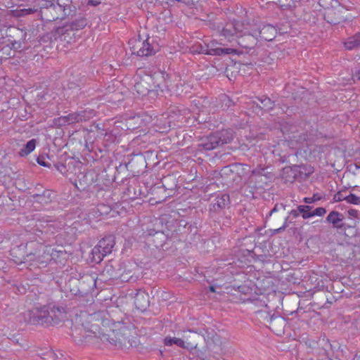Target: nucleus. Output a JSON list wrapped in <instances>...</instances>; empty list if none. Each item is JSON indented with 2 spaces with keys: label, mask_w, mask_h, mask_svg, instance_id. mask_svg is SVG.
<instances>
[{
  "label": "nucleus",
  "mask_w": 360,
  "mask_h": 360,
  "mask_svg": "<svg viewBox=\"0 0 360 360\" xmlns=\"http://www.w3.org/2000/svg\"><path fill=\"white\" fill-rule=\"evenodd\" d=\"M75 322L87 332L115 346L125 343L127 338L129 328L125 324L112 321L109 314L105 311L91 314L82 311L76 316Z\"/></svg>",
  "instance_id": "nucleus-1"
},
{
  "label": "nucleus",
  "mask_w": 360,
  "mask_h": 360,
  "mask_svg": "<svg viewBox=\"0 0 360 360\" xmlns=\"http://www.w3.org/2000/svg\"><path fill=\"white\" fill-rule=\"evenodd\" d=\"M115 245L114 236L110 235L103 238L91 250L90 257L91 261L99 264L105 257L112 253Z\"/></svg>",
  "instance_id": "nucleus-2"
},
{
  "label": "nucleus",
  "mask_w": 360,
  "mask_h": 360,
  "mask_svg": "<svg viewBox=\"0 0 360 360\" xmlns=\"http://www.w3.org/2000/svg\"><path fill=\"white\" fill-rule=\"evenodd\" d=\"M220 45L221 44L218 43L217 41L212 40L207 43L205 46L200 44L199 47H198L196 49H193V51L211 56H221L238 53L237 50L235 49L221 48Z\"/></svg>",
  "instance_id": "nucleus-3"
},
{
  "label": "nucleus",
  "mask_w": 360,
  "mask_h": 360,
  "mask_svg": "<svg viewBox=\"0 0 360 360\" xmlns=\"http://www.w3.org/2000/svg\"><path fill=\"white\" fill-rule=\"evenodd\" d=\"M239 26L240 24L238 22L236 23H227L225 27L222 30V35L224 36L226 38H229V40L231 41V39H229L230 37H233L236 36L238 39L237 40V43L244 48H250V45L249 44H247L245 42V39H252V41H254V39L252 36L250 34H244L240 35V33L242 32L241 30H239Z\"/></svg>",
  "instance_id": "nucleus-4"
},
{
  "label": "nucleus",
  "mask_w": 360,
  "mask_h": 360,
  "mask_svg": "<svg viewBox=\"0 0 360 360\" xmlns=\"http://www.w3.org/2000/svg\"><path fill=\"white\" fill-rule=\"evenodd\" d=\"M50 314V304L41 307H36L29 311V321L33 324L46 325L53 321L49 315Z\"/></svg>",
  "instance_id": "nucleus-5"
},
{
  "label": "nucleus",
  "mask_w": 360,
  "mask_h": 360,
  "mask_svg": "<svg viewBox=\"0 0 360 360\" xmlns=\"http://www.w3.org/2000/svg\"><path fill=\"white\" fill-rule=\"evenodd\" d=\"M26 37L27 33L25 30L16 27H9L6 30V37L5 39L15 49H19L25 44Z\"/></svg>",
  "instance_id": "nucleus-6"
},
{
  "label": "nucleus",
  "mask_w": 360,
  "mask_h": 360,
  "mask_svg": "<svg viewBox=\"0 0 360 360\" xmlns=\"http://www.w3.org/2000/svg\"><path fill=\"white\" fill-rule=\"evenodd\" d=\"M153 77L149 75H145L136 81L134 88L140 95L147 94L152 88Z\"/></svg>",
  "instance_id": "nucleus-7"
},
{
  "label": "nucleus",
  "mask_w": 360,
  "mask_h": 360,
  "mask_svg": "<svg viewBox=\"0 0 360 360\" xmlns=\"http://www.w3.org/2000/svg\"><path fill=\"white\" fill-rule=\"evenodd\" d=\"M86 120V118L82 113H71L68 115L61 116L54 120L53 122L56 126L61 127L66 124H70L75 122Z\"/></svg>",
  "instance_id": "nucleus-8"
},
{
  "label": "nucleus",
  "mask_w": 360,
  "mask_h": 360,
  "mask_svg": "<svg viewBox=\"0 0 360 360\" xmlns=\"http://www.w3.org/2000/svg\"><path fill=\"white\" fill-rule=\"evenodd\" d=\"M68 252L60 248V249L54 248L51 246V256H47L50 259V263L53 262L57 264L64 266L68 259Z\"/></svg>",
  "instance_id": "nucleus-9"
},
{
  "label": "nucleus",
  "mask_w": 360,
  "mask_h": 360,
  "mask_svg": "<svg viewBox=\"0 0 360 360\" xmlns=\"http://www.w3.org/2000/svg\"><path fill=\"white\" fill-rule=\"evenodd\" d=\"M51 245L41 247L38 250V254L35 259V264L39 267L45 266L50 263V259L47 256H51Z\"/></svg>",
  "instance_id": "nucleus-10"
},
{
  "label": "nucleus",
  "mask_w": 360,
  "mask_h": 360,
  "mask_svg": "<svg viewBox=\"0 0 360 360\" xmlns=\"http://www.w3.org/2000/svg\"><path fill=\"white\" fill-rule=\"evenodd\" d=\"M134 302L136 309L144 311L149 305L148 293L143 290H138L134 296Z\"/></svg>",
  "instance_id": "nucleus-11"
},
{
  "label": "nucleus",
  "mask_w": 360,
  "mask_h": 360,
  "mask_svg": "<svg viewBox=\"0 0 360 360\" xmlns=\"http://www.w3.org/2000/svg\"><path fill=\"white\" fill-rule=\"evenodd\" d=\"M164 344L165 346H172L176 345L179 347L184 349H191L196 347L197 343L195 342L184 341L181 338L166 337L164 339Z\"/></svg>",
  "instance_id": "nucleus-12"
},
{
  "label": "nucleus",
  "mask_w": 360,
  "mask_h": 360,
  "mask_svg": "<svg viewBox=\"0 0 360 360\" xmlns=\"http://www.w3.org/2000/svg\"><path fill=\"white\" fill-rule=\"evenodd\" d=\"M49 317L53 320L49 322V326L58 324L65 317V311L63 308L56 307L54 305L50 304Z\"/></svg>",
  "instance_id": "nucleus-13"
},
{
  "label": "nucleus",
  "mask_w": 360,
  "mask_h": 360,
  "mask_svg": "<svg viewBox=\"0 0 360 360\" xmlns=\"http://www.w3.org/2000/svg\"><path fill=\"white\" fill-rule=\"evenodd\" d=\"M276 34L277 30L275 27L271 25H264L260 30L259 37L262 40L271 41L276 37Z\"/></svg>",
  "instance_id": "nucleus-14"
},
{
  "label": "nucleus",
  "mask_w": 360,
  "mask_h": 360,
  "mask_svg": "<svg viewBox=\"0 0 360 360\" xmlns=\"http://www.w3.org/2000/svg\"><path fill=\"white\" fill-rule=\"evenodd\" d=\"M222 145L217 134H212L206 138L205 141L201 143L203 150H211Z\"/></svg>",
  "instance_id": "nucleus-15"
},
{
  "label": "nucleus",
  "mask_w": 360,
  "mask_h": 360,
  "mask_svg": "<svg viewBox=\"0 0 360 360\" xmlns=\"http://www.w3.org/2000/svg\"><path fill=\"white\" fill-rule=\"evenodd\" d=\"M139 49L136 51L138 56H148L155 53L153 48L151 46L148 39L146 41H138Z\"/></svg>",
  "instance_id": "nucleus-16"
},
{
  "label": "nucleus",
  "mask_w": 360,
  "mask_h": 360,
  "mask_svg": "<svg viewBox=\"0 0 360 360\" xmlns=\"http://www.w3.org/2000/svg\"><path fill=\"white\" fill-rule=\"evenodd\" d=\"M324 18L328 23L335 25L340 22L341 17L337 9L331 8L325 10Z\"/></svg>",
  "instance_id": "nucleus-17"
},
{
  "label": "nucleus",
  "mask_w": 360,
  "mask_h": 360,
  "mask_svg": "<svg viewBox=\"0 0 360 360\" xmlns=\"http://www.w3.org/2000/svg\"><path fill=\"white\" fill-rule=\"evenodd\" d=\"M345 46L348 50H352L360 47V32L347 39L345 42Z\"/></svg>",
  "instance_id": "nucleus-18"
},
{
  "label": "nucleus",
  "mask_w": 360,
  "mask_h": 360,
  "mask_svg": "<svg viewBox=\"0 0 360 360\" xmlns=\"http://www.w3.org/2000/svg\"><path fill=\"white\" fill-rule=\"evenodd\" d=\"M326 220L328 222L331 223L334 226L339 227L340 226L338 224L343 220V216L337 211H332L328 214Z\"/></svg>",
  "instance_id": "nucleus-19"
},
{
  "label": "nucleus",
  "mask_w": 360,
  "mask_h": 360,
  "mask_svg": "<svg viewBox=\"0 0 360 360\" xmlns=\"http://www.w3.org/2000/svg\"><path fill=\"white\" fill-rule=\"evenodd\" d=\"M37 11L35 8H22V9H15L11 10V15L15 18H20L27 16L31 14L34 13Z\"/></svg>",
  "instance_id": "nucleus-20"
},
{
  "label": "nucleus",
  "mask_w": 360,
  "mask_h": 360,
  "mask_svg": "<svg viewBox=\"0 0 360 360\" xmlns=\"http://www.w3.org/2000/svg\"><path fill=\"white\" fill-rule=\"evenodd\" d=\"M221 143L226 144L230 143L233 138V134L231 129H224L217 133Z\"/></svg>",
  "instance_id": "nucleus-21"
},
{
  "label": "nucleus",
  "mask_w": 360,
  "mask_h": 360,
  "mask_svg": "<svg viewBox=\"0 0 360 360\" xmlns=\"http://www.w3.org/2000/svg\"><path fill=\"white\" fill-rule=\"evenodd\" d=\"M36 147V140L32 139L29 141L25 145V148H22L19 152L20 157H25L30 154Z\"/></svg>",
  "instance_id": "nucleus-22"
},
{
  "label": "nucleus",
  "mask_w": 360,
  "mask_h": 360,
  "mask_svg": "<svg viewBox=\"0 0 360 360\" xmlns=\"http://www.w3.org/2000/svg\"><path fill=\"white\" fill-rule=\"evenodd\" d=\"M230 202V198L228 194H222L217 198V205L219 207H225Z\"/></svg>",
  "instance_id": "nucleus-23"
},
{
  "label": "nucleus",
  "mask_w": 360,
  "mask_h": 360,
  "mask_svg": "<svg viewBox=\"0 0 360 360\" xmlns=\"http://www.w3.org/2000/svg\"><path fill=\"white\" fill-rule=\"evenodd\" d=\"M311 207L308 205H299L297 207V210L302 214V217L304 219H307L311 217L310 212Z\"/></svg>",
  "instance_id": "nucleus-24"
},
{
  "label": "nucleus",
  "mask_w": 360,
  "mask_h": 360,
  "mask_svg": "<svg viewBox=\"0 0 360 360\" xmlns=\"http://www.w3.org/2000/svg\"><path fill=\"white\" fill-rule=\"evenodd\" d=\"M347 202L352 205H360V197L354 193L347 195Z\"/></svg>",
  "instance_id": "nucleus-25"
},
{
  "label": "nucleus",
  "mask_w": 360,
  "mask_h": 360,
  "mask_svg": "<svg viewBox=\"0 0 360 360\" xmlns=\"http://www.w3.org/2000/svg\"><path fill=\"white\" fill-rule=\"evenodd\" d=\"M326 213V210L323 207H318L311 212V217L314 216L322 217Z\"/></svg>",
  "instance_id": "nucleus-26"
},
{
  "label": "nucleus",
  "mask_w": 360,
  "mask_h": 360,
  "mask_svg": "<svg viewBox=\"0 0 360 360\" xmlns=\"http://www.w3.org/2000/svg\"><path fill=\"white\" fill-rule=\"evenodd\" d=\"M262 103L263 106L262 108H264L265 110H269L272 108L273 103L271 102V99L269 98H265L264 100L262 101Z\"/></svg>",
  "instance_id": "nucleus-27"
},
{
  "label": "nucleus",
  "mask_w": 360,
  "mask_h": 360,
  "mask_svg": "<svg viewBox=\"0 0 360 360\" xmlns=\"http://www.w3.org/2000/svg\"><path fill=\"white\" fill-rule=\"evenodd\" d=\"M333 200L335 202H341L345 200L347 202V195H344L342 192L339 191L336 194H335L333 197Z\"/></svg>",
  "instance_id": "nucleus-28"
},
{
  "label": "nucleus",
  "mask_w": 360,
  "mask_h": 360,
  "mask_svg": "<svg viewBox=\"0 0 360 360\" xmlns=\"http://www.w3.org/2000/svg\"><path fill=\"white\" fill-rule=\"evenodd\" d=\"M131 276H132V275H131V270L124 271L120 275V279L122 281H128L130 279V278H131Z\"/></svg>",
  "instance_id": "nucleus-29"
},
{
  "label": "nucleus",
  "mask_w": 360,
  "mask_h": 360,
  "mask_svg": "<svg viewBox=\"0 0 360 360\" xmlns=\"http://www.w3.org/2000/svg\"><path fill=\"white\" fill-rule=\"evenodd\" d=\"M319 199H320L319 198H316V195H314L313 197H311V198H308V197L304 198L303 201L306 203L310 204V203H312Z\"/></svg>",
  "instance_id": "nucleus-30"
},
{
  "label": "nucleus",
  "mask_w": 360,
  "mask_h": 360,
  "mask_svg": "<svg viewBox=\"0 0 360 360\" xmlns=\"http://www.w3.org/2000/svg\"><path fill=\"white\" fill-rule=\"evenodd\" d=\"M348 214L353 217V218H357L358 217V210L355 209H349L347 211Z\"/></svg>",
  "instance_id": "nucleus-31"
},
{
  "label": "nucleus",
  "mask_w": 360,
  "mask_h": 360,
  "mask_svg": "<svg viewBox=\"0 0 360 360\" xmlns=\"http://www.w3.org/2000/svg\"><path fill=\"white\" fill-rule=\"evenodd\" d=\"M89 2L91 3V4H92L94 6H97L100 4V1H96V0H90Z\"/></svg>",
  "instance_id": "nucleus-32"
},
{
  "label": "nucleus",
  "mask_w": 360,
  "mask_h": 360,
  "mask_svg": "<svg viewBox=\"0 0 360 360\" xmlns=\"http://www.w3.org/2000/svg\"><path fill=\"white\" fill-rule=\"evenodd\" d=\"M355 79L360 80V70L355 74L354 80Z\"/></svg>",
  "instance_id": "nucleus-33"
},
{
  "label": "nucleus",
  "mask_w": 360,
  "mask_h": 360,
  "mask_svg": "<svg viewBox=\"0 0 360 360\" xmlns=\"http://www.w3.org/2000/svg\"><path fill=\"white\" fill-rule=\"evenodd\" d=\"M149 202H150V203L151 205H154V204H156V203L160 202V200H159V201H154L152 198H150V200H149Z\"/></svg>",
  "instance_id": "nucleus-34"
},
{
  "label": "nucleus",
  "mask_w": 360,
  "mask_h": 360,
  "mask_svg": "<svg viewBox=\"0 0 360 360\" xmlns=\"http://www.w3.org/2000/svg\"><path fill=\"white\" fill-rule=\"evenodd\" d=\"M274 322H275V320L274 321H271V328L272 330H274Z\"/></svg>",
  "instance_id": "nucleus-35"
},
{
  "label": "nucleus",
  "mask_w": 360,
  "mask_h": 360,
  "mask_svg": "<svg viewBox=\"0 0 360 360\" xmlns=\"http://www.w3.org/2000/svg\"><path fill=\"white\" fill-rule=\"evenodd\" d=\"M210 291H212V292H214V291H215V290H214V288L213 286H211V287L210 288Z\"/></svg>",
  "instance_id": "nucleus-36"
},
{
  "label": "nucleus",
  "mask_w": 360,
  "mask_h": 360,
  "mask_svg": "<svg viewBox=\"0 0 360 360\" xmlns=\"http://www.w3.org/2000/svg\"><path fill=\"white\" fill-rule=\"evenodd\" d=\"M39 162V164H40L41 165H43V166H45V165H46V164H45L44 162Z\"/></svg>",
  "instance_id": "nucleus-37"
},
{
  "label": "nucleus",
  "mask_w": 360,
  "mask_h": 360,
  "mask_svg": "<svg viewBox=\"0 0 360 360\" xmlns=\"http://www.w3.org/2000/svg\"><path fill=\"white\" fill-rule=\"evenodd\" d=\"M14 251H15V249H13L12 250V255L13 254Z\"/></svg>",
  "instance_id": "nucleus-38"
},
{
  "label": "nucleus",
  "mask_w": 360,
  "mask_h": 360,
  "mask_svg": "<svg viewBox=\"0 0 360 360\" xmlns=\"http://www.w3.org/2000/svg\"><path fill=\"white\" fill-rule=\"evenodd\" d=\"M32 257V255H27V257H28V258H30V257Z\"/></svg>",
  "instance_id": "nucleus-39"
}]
</instances>
